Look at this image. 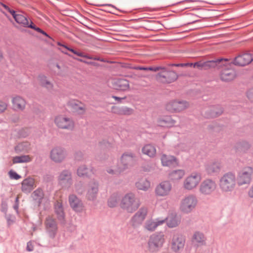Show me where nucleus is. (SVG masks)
I'll list each match as a JSON object with an SVG mask.
<instances>
[{"mask_svg": "<svg viewBox=\"0 0 253 253\" xmlns=\"http://www.w3.org/2000/svg\"><path fill=\"white\" fill-rule=\"evenodd\" d=\"M171 189V185L169 181H165L158 185L155 189L157 195L164 196L168 195Z\"/></svg>", "mask_w": 253, "mask_h": 253, "instance_id": "24", "label": "nucleus"}, {"mask_svg": "<svg viewBox=\"0 0 253 253\" xmlns=\"http://www.w3.org/2000/svg\"><path fill=\"white\" fill-rule=\"evenodd\" d=\"M121 162L122 166L120 167L121 169H119V173L133 166L135 163V155L131 152H125L121 157Z\"/></svg>", "mask_w": 253, "mask_h": 253, "instance_id": "9", "label": "nucleus"}, {"mask_svg": "<svg viewBox=\"0 0 253 253\" xmlns=\"http://www.w3.org/2000/svg\"><path fill=\"white\" fill-rule=\"evenodd\" d=\"M66 54H68L69 56H70L72 57V58H73L74 59H75V60H77V61H80V62H83V63H86V64H87V61H85V60H83V59H81V58H79L75 57H74V56H72L71 55L69 54H68V53H66Z\"/></svg>", "mask_w": 253, "mask_h": 253, "instance_id": "59", "label": "nucleus"}, {"mask_svg": "<svg viewBox=\"0 0 253 253\" xmlns=\"http://www.w3.org/2000/svg\"><path fill=\"white\" fill-rule=\"evenodd\" d=\"M197 203L196 197L193 195H190L181 201L180 210L184 213H189L195 208Z\"/></svg>", "mask_w": 253, "mask_h": 253, "instance_id": "8", "label": "nucleus"}, {"mask_svg": "<svg viewBox=\"0 0 253 253\" xmlns=\"http://www.w3.org/2000/svg\"><path fill=\"white\" fill-rule=\"evenodd\" d=\"M220 164L219 162H212L206 165V170L209 175H213L220 171Z\"/></svg>", "mask_w": 253, "mask_h": 253, "instance_id": "30", "label": "nucleus"}, {"mask_svg": "<svg viewBox=\"0 0 253 253\" xmlns=\"http://www.w3.org/2000/svg\"><path fill=\"white\" fill-rule=\"evenodd\" d=\"M253 60V55L251 53H244L236 57L233 60L230 61L233 65L237 66H245Z\"/></svg>", "mask_w": 253, "mask_h": 253, "instance_id": "18", "label": "nucleus"}, {"mask_svg": "<svg viewBox=\"0 0 253 253\" xmlns=\"http://www.w3.org/2000/svg\"><path fill=\"white\" fill-rule=\"evenodd\" d=\"M249 196L251 198H253V185L251 187L248 192Z\"/></svg>", "mask_w": 253, "mask_h": 253, "instance_id": "63", "label": "nucleus"}, {"mask_svg": "<svg viewBox=\"0 0 253 253\" xmlns=\"http://www.w3.org/2000/svg\"><path fill=\"white\" fill-rule=\"evenodd\" d=\"M12 102L15 110H23L25 108L26 102L22 97L18 96L13 97Z\"/></svg>", "mask_w": 253, "mask_h": 253, "instance_id": "33", "label": "nucleus"}, {"mask_svg": "<svg viewBox=\"0 0 253 253\" xmlns=\"http://www.w3.org/2000/svg\"><path fill=\"white\" fill-rule=\"evenodd\" d=\"M188 103L184 100H172L168 102L166 105V110L171 113L179 112L186 109Z\"/></svg>", "mask_w": 253, "mask_h": 253, "instance_id": "11", "label": "nucleus"}, {"mask_svg": "<svg viewBox=\"0 0 253 253\" xmlns=\"http://www.w3.org/2000/svg\"><path fill=\"white\" fill-rule=\"evenodd\" d=\"M163 66H157V67H147V70L156 72L162 69Z\"/></svg>", "mask_w": 253, "mask_h": 253, "instance_id": "55", "label": "nucleus"}, {"mask_svg": "<svg viewBox=\"0 0 253 253\" xmlns=\"http://www.w3.org/2000/svg\"><path fill=\"white\" fill-rule=\"evenodd\" d=\"M253 173V169L251 167L245 168L239 173L237 179L239 185L249 184L251 181V175Z\"/></svg>", "mask_w": 253, "mask_h": 253, "instance_id": "13", "label": "nucleus"}, {"mask_svg": "<svg viewBox=\"0 0 253 253\" xmlns=\"http://www.w3.org/2000/svg\"><path fill=\"white\" fill-rule=\"evenodd\" d=\"M57 180L59 185L62 188L69 189L73 183L71 171L69 169L63 170L59 173Z\"/></svg>", "mask_w": 253, "mask_h": 253, "instance_id": "7", "label": "nucleus"}, {"mask_svg": "<svg viewBox=\"0 0 253 253\" xmlns=\"http://www.w3.org/2000/svg\"><path fill=\"white\" fill-rule=\"evenodd\" d=\"M140 203L135 195L129 193L126 194L122 198L121 203V208L127 212L132 213L135 211L140 206Z\"/></svg>", "mask_w": 253, "mask_h": 253, "instance_id": "1", "label": "nucleus"}, {"mask_svg": "<svg viewBox=\"0 0 253 253\" xmlns=\"http://www.w3.org/2000/svg\"><path fill=\"white\" fill-rule=\"evenodd\" d=\"M134 69L139 70H147V67L142 66H137L134 68Z\"/></svg>", "mask_w": 253, "mask_h": 253, "instance_id": "64", "label": "nucleus"}, {"mask_svg": "<svg viewBox=\"0 0 253 253\" xmlns=\"http://www.w3.org/2000/svg\"><path fill=\"white\" fill-rule=\"evenodd\" d=\"M216 184L214 180L211 179H206L203 180L200 185V192L204 195H209L213 193L216 188Z\"/></svg>", "mask_w": 253, "mask_h": 253, "instance_id": "10", "label": "nucleus"}, {"mask_svg": "<svg viewBox=\"0 0 253 253\" xmlns=\"http://www.w3.org/2000/svg\"><path fill=\"white\" fill-rule=\"evenodd\" d=\"M250 148V144L246 141H239L235 146L236 152H245Z\"/></svg>", "mask_w": 253, "mask_h": 253, "instance_id": "39", "label": "nucleus"}, {"mask_svg": "<svg viewBox=\"0 0 253 253\" xmlns=\"http://www.w3.org/2000/svg\"><path fill=\"white\" fill-rule=\"evenodd\" d=\"M99 191L98 182L94 180L89 182L87 188L86 199L90 201L96 200Z\"/></svg>", "mask_w": 253, "mask_h": 253, "instance_id": "15", "label": "nucleus"}, {"mask_svg": "<svg viewBox=\"0 0 253 253\" xmlns=\"http://www.w3.org/2000/svg\"><path fill=\"white\" fill-rule=\"evenodd\" d=\"M233 64L227 59L225 62L223 60V64L218 67L220 69V79L225 82H229L234 80L237 76L235 70L232 67Z\"/></svg>", "mask_w": 253, "mask_h": 253, "instance_id": "3", "label": "nucleus"}, {"mask_svg": "<svg viewBox=\"0 0 253 253\" xmlns=\"http://www.w3.org/2000/svg\"><path fill=\"white\" fill-rule=\"evenodd\" d=\"M192 63H179V67H192Z\"/></svg>", "mask_w": 253, "mask_h": 253, "instance_id": "61", "label": "nucleus"}, {"mask_svg": "<svg viewBox=\"0 0 253 253\" xmlns=\"http://www.w3.org/2000/svg\"><path fill=\"white\" fill-rule=\"evenodd\" d=\"M34 203L39 207H42L44 210H47L50 208L49 200L44 197V194L41 188H38L34 191L31 195Z\"/></svg>", "mask_w": 253, "mask_h": 253, "instance_id": "5", "label": "nucleus"}, {"mask_svg": "<svg viewBox=\"0 0 253 253\" xmlns=\"http://www.w3.org/2000/svg\"><path fill=\"white\" fill-rule=\"evenodd\" d=\"M112 98H114L115 100L117 101V103H121L122 101L125 100L126 98V97L125 96L124 97H120L116 96L113 95Z\"/></svg>", "mask_w": 253, "mask_h": 253, "instance_id": "56", "label": "nucleus"}, {"mask_svg": "<svg viewBox=\"0 0 253 253\" xmlns=\"http://www.w3.org/2000/svg\"><path fill=\"white\" fill-rule=\"evenodd\" d=\"M247 96L250 101L253 102V87L248 90Z\"/></svg>", "mask_w": 253, "mask_h": 253, "instance_id": "50", "label": "nucleus"}, {"mask_svg": "<svg viewBox=\"0 0 253 253\" xmlns=\"http://www.w3.org/2000/svg\"><path fill=\"white\" fill-rule=\"evenodd\" d=\"M142 152L143 154L146 155L149 157L153 158L156 155V150L154 146L151 144H147L144 146L142 148Z\"/></svg>", "mask_w": 253, "mask_h": 253, "instance_id": "35", "label": "nucleus"}, {"mask_svg": "<svg viewBox=\"0 0 253 253\" xmlns=\"http://www.w3.org/2000/svg\"><path fill=\"white\" fill-rule=\"evenodd\" d=\"M26 249L29 252L32 251L34 249L32 244L30 242L27 243Z\"/></svg>", "mask_w": 253, "mask_h": 253, "instance_id": "58", "label": "nucleus"}, {"mask_svg": "<svg viewBox=\"0 0 253 253\" xmlns=\"http://www.w3.org/2000/svg\"><path fill=\"white\" fill-rule=\"evenodd\" d=\"M176 121L170 116H164L160 118L158 123L159 125L163 127H171L175 125Z\"/></svg>", "mask_w": 253, "mask_h": 253, "instance_id": "31", "label": "nucleus"}, {"mask_svg": "<svg viewBox=\"0 0 253 253\" xmlns=\"http://www.w3.org/2000/svg\"><path fill=\"white\" fill-rule=\"evenodd\" d=\"M121 169V167L118 168V169L116 170H114L111 169H108L107 170V171L109 173H110V174L118 175L121 173H119V169Z\"/></svg>", "mask_w": 253, "mask_h": 253, "instance_id": "54", "label": "nucleus"}, {"mask_svg": "<svg viewBox=\"0 0 253 253\" xmlns=\"http://www.w3.org/2000/svg\"><path fill=\"white\" fill-rule=\"evenodd\" d=\"M147 214V209L145 207H141L135 213L131 219L132 225L134 227H137L141 224L146 218Z\"/></svg>", "mask_w": 253, "mask_h": 253, "instance_id": "19", "label": "nucleus"}, {"mask_svg": "<svg viewBox=\"0 0 253 253\" xmlns=\"http://www.w3.org/2000/svg\"><path fill=\"white\" fill-rule=\"evenodd\" d=\"M14 18L15 21L21 26L24 28H32L31 25L33 26L34 23L32 20L28 18L26 15L24 13L18 12L17 16H15Z\"/></svg>", "mask_w": 253, "mask_h": 253, "instance_id": "23", "label": "nucleus"}, {"mask_svg": "<svg viewBox=\"0 0 253 253\" xmlns=\"http://www.w3.org/2000/svg\"><path fill=\"white\" fill-rule=\"evenodd\" d=\"M30 149V144L28 142L19 143L14 147V150L17 153H27Z\"/></svg>", "mask_w": 253, "mask_h": 253, "instance_id": "34", "label": "nucleus"}, {"mask_svg": "<svg viewBox=\"0 0 253 253\" xmlns=\"http://www.w3.org/2000/svg\"><path fill=\"white\" fill-rule=\"evenodd\" d=\"M201 179V174L197 172L192 173L184 180V187L187 190H191L196 187Z\"/></svg>", "mask_w": 253, "mask_h": 253, "instance_id": "16", "label": "nucleus"}, {"mask_svg": "<svg viewBox=\"0 0 253 253\" xmlns=\"http://www.w3.org/2000/svg\"><path fill=\"white\" fill-rule=\"evenodd\" d=\"M39 79L42 85L47 88L51 87L52 84L50 82L46 79V77L44 75L41 74L39 76Z\"/></svg>", "mask_w": 253, "mask_h": 253, "instance_id": "45", "label": "nucleus"}, {"mask_svg": "<svg viewBox=\"0 0 253 253\" xmlns=\"http://www.w3.org/2000/svg\"><path fill=\"white\" fill-rule=\"evenodd\" d=\"M54 211L57 218L61 225H65L66 220L62 204L57 201L54 205Z\"/></svg>", "mask_w": 253, "mask_h": 253, "instance_id": "26", "label": "nucleus"}, {"mask_svg": "<svg viewBox=\"0 0 253 253\" xmlns=\"http://www.w3.org/2000/svg\"><path fill=\"white\" fill-rule=\"evenodd\" d=\"M91 57H92V58L91 59H93V60H96V61H99L103 62H105V60L103 58H101L99 57H93L92 56H91Z\"/></svg>", "mask_w": 253, "mask_h": 253, "instance_id": "62", "label": "nucleus"}, {"mask_svg": "<svg viewBox=\"0 0 253 253\" xmlns=\"http://www.w3.org/2000/svg\"><path fill=\"white\" fill-rule=\"evenodd\" d=\"M185 174V171L182 169L172 170L169 175V178L171 180H178L182 178Z\"/></svg>", "mask_w": 253, "mask_h": 253, "instance_id": "37", "label": "nucleus"}, {"mask_svg": "<svg viewBox=\"0 0 253 253\" xmlns=\"http://www.w3.org/2000/svg\"><path fill=\"white\" fill-rule=\"evenodd\" d=\"M237 178L235 174L231 172L224 173L219 179V187L225 192L232 191L236 186Z\"/></svg>", "mask_w": 253, "mask_h": 253, "instance_id": "2", "label": "nucleus"}, {"mask_svg": "<svg viewBox=\"0 0 253 253\" xmlns=\"http://www.w3.org/2000/svg\"><path fill=\"white\" fill-rule=\"evenodd\" d=\"M35 180L33 178L28 177L24 179L21 183V190L27 194L30 193L34 189Z\"/></svg>", "mask_w": 253, "mask_h": 253, "instance_id": "28", "label": "nucleus"}, {"mask_svg": "<svg viewBox=\"0 0 253 253\" xmlns=\"http://www.w3.org/2000/svg\"><path fill=\"white\" fill-rule=\"evenodd\" d=\"M8 174L10 178L12 179L18 180L21 177V176L19 174L17 173L15 171H14L13 170H10L8 172Z\"/></svg>", "mask_w": 253, "mask_h": 253, "instance_id": "48", "label": "nucleus"}, {"mask_svg": "<svg viewBox=\"0 0 253 253\" xmlns=\"http://www.w3.org/2000/svg\"><path fill=\"white\" fill-rule=\"evenodd\" d=\"M194 242H196L199 245H203L205 244L206 238L204 235L199 231L195 232L193 236Z\"/></svg>", "mask_w": 253, "mask_h": 253, "instance_id": "38", "label": "nucleus"}, {"mask_svg": "<svg viewBox=\"0 0 253 253\" xmlns=\"http://www.w3.org/2000/svg\"><path fill=\"white\" fill-rule=\"evenodd\" d=\"M66 152L62 147H55L50 151V158L56 163H60L65 158Z\"/></svg>", "mask_w": 253, "mask_h": 253, "instance_id": "21", "label": "nucleus"}, {"mask_svg": "<svg viewBox=\"0 0 253 253\" xmlns=\"http://www.w3.org/2000/svg\"><path fill=\"white\" fill-rule=\"evenodd\" d=\"M118 198L117 194H112L108 200V205L110 208H113L116 206L118 204Z\"/></svg>", "mask_w": 253, "mask_h": 253, "instance_id": "44", "label": "nucleus"}, {"mask_svg": "<svg viewBox=\"0 0 253 253\" xmlns=\"http://www.w3.org/2000/svg\"><path fill=\"white\" fill-rule=\"evenodd\" d=\"M103 145H104L105 146H107V145H109V143L106 140H103V141L100 142L99 143V145L101 148H103Z\"/></svg>", "mask_w": 253, "mask_h": 253, "instance_id": "60", "label": "nucleus"}, {"mask_svg": "<svg viewBox=\"0 0 253 253\" xmlns=\"http://www.w3.org/2000/svg\"><path fill=\"white\" fill-rule=\"evenodd\" d=\"M7 105L4 102L0 101V113L3 112L7 108Z\"/></svg>", "mask_w": 253, "mask_h": 253, "instance_id": "52", "label": "nucleus"}, {"mask_svg": "<svg viewBox=\"0 0 253 253\" xmlns=\"http://www.w3.org/2000/svg\"><path fill=\"white\" fill-rule=\"evenodd\" d=\"M192 67L195 68H198L199 70H202V61H199L195 63H192Z\"/></svg>", "mask_w": 253, "mask_h": 253, "instance_id": "51", "label": "nucleus"}, {"mask_svg": "<svg viewBox=\"0 0 253 253\" xmlns=\"http://www.w3.org/2000/svg\"><path fill=\"white\" fill-rule=\"evenodd\" d=\"M223 111L222 107L219 105H216L207 110L205 116L207 118H215L220 115Z\"/></svg>", "mask_w": 253, "mask_h": 253, "instance_id": "29", "label": "nucleus"}, {"mask_svg": "<svg viewBox=\"0 0 253 253\" xmlns=\"http://www.w3.org/2000/svg\"><path fill=\"white\" fill-rule=\"evenodd\" d=\"M31 161V159L29 155H22L15 156L13 158L14 164L28 163Z\"/></svg>", "mask_w": 253, "mask_h": 253, "instance_id": "42", "label": "nucleus"}, {"mask_svg": "<svg viewBox=\"0 0 253 253\" xmlns=\"http://www.w3.org/2000/svg\"><path fill=\"white\" fill-rule=\"evenodd\" d=\"M227 61L226 58H218L215 60H208L206 61H202V70H207L211 68L221 66L223 64V60Z\"/></svg>", "mask_w": 253, "mask_h": 253, "instance_id": "25", "label": "nucleus"}, {"mask_svg": "<svg viewBox=\"0 0 253 253\" xmlns=\"http://www.w3.org/2000/svg\"><path fill=\"white\" fill-rule=\"evenodd\" d=\"M5 217L7 221L8 226H10L14 222V220L12 219V215L10 214H5Z\"/></svg>", "mask_w": 253, "mask_h": 253, "instance_id": "53", "label": "nucleus"}, {"mask_svg": "<svg viewBox=\"0 0 253 253\" xmlns=\"http://www.w3.org/2000/svg\"><path fill=\"white\" fill-rule=\"evenodd\" d=\"M133 112V110L127 107H122L119 110V113L121 114L129 115H130Z\"/></svg>", "mask_w": 253, "mask_h": 253, "instance_id": "46", "label": "nucleus"}, {"mask_svg": "<svg viewBox=\"0 0 253 253\" xmlns=\"http://www.w3.org/2000/svg\"><path fill=\"white\" fill-rule=\"evenodd\" d=\"M165 222V220L157 218L156 221L148 220L145 224V228L148 231H154L158 226L162 225Z\"/></svg>", "mask_w": 253, "mask_h": 253, "instance_id": "32", "label": "nucleus"}, {"mask_svg": "<svg viewBox=\"0 0 253 253\" xmlns=\"http://www.w3.org/2000/svg\"><path fill=\"white\" fill-rule=\"evenodd\" d=\"M45 227L48 236L52 239L55 238L58 230L57 222L55 219L51 217L46 218Z\"/></svg>", "mask_w": 253, "mask_h": 253, "instance_id": "17", "label": "nucleus"}, {"mask_svg": "<svg viewBox=\"0 0 253 253\" xmlns=\"http://www.w3.org/2000/svg\"><path fill=\"white\" fill-rule=\"evenodd\" d=\"M163 233H156L150 236L148 241V250L151 253H157L160 251L165 243Z\"/></svg>", "mask_w": 253, "mask_h": 253, "instance_id": "4", "label": "nucleus"}, {"mask_svg": "<svg viewBox=\"0 0 253 253\" xmlns=\"http://www.w3.org/2000/svg\"><path fill=\"white\" fill-rule=\"evenodd\" d=\"M92 173H94L93 168L88 169L84 165L80 166L77 169V174L80 177L89 176Z\"/></svg>", "mask_w": 253, "mask_h": 253, "instance_id": "36", "label": "nucleus"}, {"mask_svg": "<svg viewBox=\"0 0 253 253\" xmlns=\"http://www.w3.org/2000/svg\"><path fill=\"white\" fill-rule=\"evenodd\" d=\"M7 11H8V12H9V13H10L12 15V16H13V18H14H14H15V16H17V14L18 13V12H16V11H15L14 10H13V9H11V8H9V9L7 10Z\"/></svg>", "mask_w": 253, "mask_h": 253, "instance_id": "57", "label": "nucleus"}, {"mask_svg": "<svg viewBox=\"0 0 253 253\" xmlns=\"http://www.w3.org/2000/svg\"><path fill=\"white\" fill-rule=\"evenodd\" d=\"M161 71L156 76L157 81L163 84H170L175 81L178 78L176 72L168 70L166 67L163 66Z\"/></svg>", "mask_w": 253, "mask_h": 253, "instance_id": "6", "label": "nucleus"}, {"mask_svg": "<svg viewBox=\"0 0 253 253\" xmlns=\"http://www.w3.org/2000/svg\"><path fill=\"white\" fill-rule=\"evenodd\" d=\"M55 124L60 128L72 130L74 127V123L70 118L59 115L55 118Z\"/></svg>", "mask_w": 253, "mask_h": 253, "instance_id": "14", "label": "nucleus"}, {"mask_svg": "<svg viewBox=\"0 0 253 253\" xmlns=\"http://www.w3.org/2000/svg\"><path fill=\"white\" fill-rule=\"evenodd\" d=\"M185 244V237L181 234L173 235L171 242V249L175 253L182 251Z\"/></svg>", "mask_w": 253, "mask_h": 253, "instance_id": "12", "label": "nucleus"}, {"mask_svg": "<svg viewBox=\"0 0 253 253\" xmlns=\"http://www.w3.org/2000/svg\"><path fill=\"white\" fill-rule=\"evenodd\" d=\"M162 220H165V222H166L169 228L176 227L181 222L180 217L175 212L169 213L166 218Z\"/></svg>", "mask_w": 253, "mask_h": 253, "instance_id": "22", "label": "nucleus"}, {"mask_svg": "<svg viewBox=\"0 0 253 253\" xmlns=\"http://www.w3.org/2000/svg\"><path fill=\"white\" fill-rule=\"evenodd\" d=\"M161 160L163 166L175 167L178 165L177 160L173 156L163 154Z\"/></svg>", "mask_w": 253, "mask_h": 253, "instance_id": "27", "label": "nucleus"}, {"mask_svg": "<svg viewBox=\"0 0 253 253\" xmlns=\"http://www.w3.org/2000/svg\"><path fill=\"white\" fill-rule=\"evenodd\" d=\"M116 84L117 86V89L125 91L126 90L129 88V83L126 80H119L116 82Z\"/></svg>", "mask_w": 253, "mask_h": 253, "instance_id": "40", "label": "nucleus"}, {"mask_svg": "<svg viewBox=\"0 0 253 253\" xmlns=\"http://www.w3.org/2000/svg\"><path fill=\"white\" fill-rule=\"evenodd\" d=\"M150 182L145 179L140 180L136 183V187L138 189L146 191L150 187Z\"/></svg>", "mask_w": 253, "mask_h": 253, "instance_id": "43", "label": "nucleus"}, {"mask_svg": "<svg viewBox=\"0 0 253 253\" xmlns=\"http://www.w3.org/2000/svg\"><path fill=\"white\" fill-rule=\"evenodd\" d=\"M75 189L79 194H82L84 192V184L82 181L77 182L75 185Z\"/></svg>", "mask_w": 253, "mask_h": 253, "instance_id": "47", "label": "nucleus"}, {"mask_svg": "<svg viewBox=\"0 0 253 253\" xmlns=\"http://www.w3.org/2000/svg\"><path fill=\"white\" fill-rule=\"evenodd\" d=\"M69 202L70 207L73 211L77 212H82L84 208L83 202L74 194L69 196Z\"/></svg>", "mask_w": 253, "mask_h": 253, "instance_id": "20", "label": "nucleus"}, {"mask_svg": "<svg viewBox=\"0 0 253 253\" xmlns=\"http://www.w3.org/2000/svg\"><path fill=\"white\" fill-rule=\"evenodd\" d=\"M58 44L59 45L62 46L64 47L67 49H68L69 51L72 52L74 54H75L78 56L84 57V58H85L87 59H91L92 58V57L90 56H89L87 54H84L83 52L77 51L72 48L69 47L65 45L62 44L60 42H58Z\"/></svg>", "mask_w": 253, "mask_h": 253, "instance_id": "41", "label": "nucleus"}, {"mask_svg": "<svg viewBox=\"0 0 253 253\" xmlns=\"http://www.w3.org/2000/svg\"><path fill=\"white\" fill-rule=\"evenodd\" d=\"M32 27V29H34V30L36 31L37 32L40 33L42 34V35H44L45 36L48 37L49 39H51V38L44 31H43L42 29L40 28L39 27H37L35 24H34L33 26L31 25Z\"/></svg>", "mask_w": 253, "mask_h": 253, "instance_id": "49", "label": "nucleus"}]
</instances>
